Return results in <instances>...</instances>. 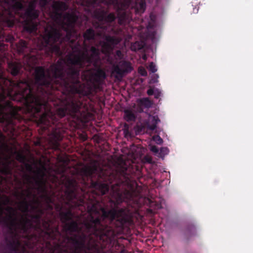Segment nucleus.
I'll return each mask as SVG.
<instances>
[{
	"label": "nucleus",
	"mask_w": 253,
	"mask_h": 253,
	"mask_svg": "<svg viewBox=\"0 0 253 253\" xmlns=\"http://www.w3.org/2000/svg\"><path fill=\"white\" fill-rule=\"evenodd\" d=\"M5 210L9 213L6 216L2 217L3 213V208L0 203V223H2L7 228V234L5 237V250L3 252H11V249H14L18 243L14 240L17 236L15 230L17 218L16 217V211L11 207H7Z\"/></svg>",
	"instance_id": "4"
},
{
	"label": "nucleus",
	"mask_w": 253,
	"mask_h": 253,
	"mask_svg": "<svg viewBox=\"0 0 253 253\" xmlns=\"http://www.w3.org/2000/svg\"><path fill=\"white\" fill-rule=\"evenodd\" d=\"M160 122V120L158 116H153L150 119V122L147 123V127L149 130H154L156 128L157 125Z\"/></svg>",
	"instance_id": "13"
},
{
	"label": "nucleus",
	"mask_w": 253,
	"mask_h": 253,
	"mask_svg": "<svg viewBox=\"0 0 253 253\" xmlns=\"http://www.w3.org/2000/svg\"><path fill=\"white\" fill-rule=\"evenodd\" d=\"M144 127L143 126H138V129L137 131L139 132H142V131H144Z\"/></svg>",
	"instance_id": "33"
},
{
	"label": "nucleus",
	"mask_w": 253,
	"mask_h": 253,
	"mask_svg": "<svg viewBox=\"0 0 253 253\" xmlns=\"http://www.w3.org/2000/svg\"><path fill=\"white\" fill-rule=\"evenodd\" d=\"M23 177L26 181V183L28 184L30 186V187L26 190L23 191L22 192L25 194V197L26 199L27 198H31L32 197H33L34 199H36L37 196L32 192L33 190H36L35 187H37L35 181L33 178V177H32L30 174H25Z\"/></svg>",
	"instance_id": "8"
},
{
	"label": "nucleus",
	"mask_w": 253,
	"mask_h": 253,
	"mask_svg": "<svg viewBox=\"0 0 253 253\" xmlns=\"http://www.w3.org/2000/svg\"><path fill=\"white\" fill-rule=\"evenodd\" d=\"M24 164L27 171L30 172H34L35 174V176H31L32 177L37 176V170L39 168L37 169L36 171H34L33 169V166L31 164H30L26 162H25ZM43 167H44L46 169V168L44 166H42V168H41L40 169H43Z\"/></svg>",
	"instance_id": "18"
},
{
	"label": "nucleus",
	"mask_w": 253,
	"mask_h": 253,
	"mask_svg": "<svg viewBox=\"0 0 253 253\" xmlns=\"http://www.w3.org/2000/svg\"><path fill=\"white\" fill-rule=\"evenodd\" d=\"M2 172L5 174H10L11 173V169L8 164L4 165V168Z\"/></svg>",
	"instance_id": "20"
},
{
	"label": "nucleus",
	"mask_w": 253,
	"mask_h": 253,
	"mask_svg": "<svg viewBox=\"0 0 253 253\" xmlns=\"http://www.w3.org/2000/svg\"><path fill=\"white\" fill-rule=\"evenodd\" d=\"M66 169V166L63 165L62 168V169L61 170V172L63 174L65 172Z\"/></svg>",
	"instance_id": "34"
},
{
	"label": "nucleus",
	"mask_w": 253,
	"mask_h": 253,
	"mask_svg": "<svg viewBox=\"0 0 253 253\" xmlns=\"http://www.w3.org/2000/svg\"><path fill=\"white\" fill-rule=\"evenodd\" d=\"M20 196L22 199V201L20 203V209L23 212L27 213L29 211V202L25 197V194L23 192L20 193Z\"/></svg>",
	"instance_id": "11"
},
{
	"label": "nucleus",
	"mask_w": 253,
	"mask_h": 253,
	"mask_svg": "<svg viewBox=\"0 0 253 253\" xmlns=\"http://www.w3.org/2000/svg\"><path fill=\"white\" fill-rule=\"evenodd\" d=\"M34 202H35V203H36V204H37L38 205H40V203H41L40 201L38 199L34 200Z\"/></svg>",
	"instance_id": "35"
},
{
	"label": "nucleus",
	"mask_w": 253,
	"mask_h": 253,
	"mask_svg": "<svg viewBox=\"0 0 253 253\" xmlns=\"http://www.w3.org/2000/svg\"><path fill=\"white\" fill-rule=\"evenodd\" d=\"M124 119L128 122L135 121L136 120V116L132 111L126 110L124 111Z\"/></svg>",
	"instance_id": "16"
},
{
	"label": "nucleus",
	"mask_w": 253,
	"mask_h": 253,
	"mask_svg": "<svg viewBox=\"0 0 253 253\" xmlns=\"http://www.w3.org/2000/svg\"><path fill=\"white\" fill-rule=\"evenodd\" d=\"M134 170L125 163L115 170L97 174L96 169L91 166L82 168L74 178L66 177L63 202L70 208H78L88 213L80 227L73 219L71 210L60 211L59 216L64 229L71 236L51 235L46 242V253H106L115 236L125 227L133 224L132 213L126 209L107 210L99 200L91 196L109 193V201L115 205L123 202H136L141 191L133 177Z\"/></svg>",
	"instance_id": "2"
},
{
	"label": "nucleus",
	"mask_w": 253,
	"mask_h": 253,
	"mask_svg": "<svg viewBox=\"0 0 253 253\" xmlns=\"http://www.w3.org/2000/svg\"><path fill=\"white\" fill-rule=\"evenodd\" d=\"M115 56L120 59L123 58L124 55L120 50H117L115 53Z\"/></svg>",
	"instance_id": "28"
},
{
	"label": "nucleus",
	"mask_w": 253,
	"mask_h": 253,
	"mask_svg": "<svg viewBox=\"0 0 253 253\" xmlns=\"http://www.w3.org/2000/svg\"><path fill=\"white\" fill-rule=\"evenodd\" d=\"M153 140L157 144H162L163 142V140L162 138L158 135H154L153 137Z\"/></svg>",
	"instance_id": "21"
},
{
	"label": "nucleus",
	"mask_w": 253,
	"mask_h": 253,
	"mask_svg": "<svg viewBox=\"0 0 253 253\" xmlns=\"http://www.w3.org/2000/svg\"><path fill=\"white\" fill-rule=\"evenodd\" d=\"M157 208H158L159 207V205H157Z\"/></svg>",
	"instance_id": "37"
},
{
	"label": "nucleus",
	"mask_w": 253,
	"mask_h": 253,
	"mask_svg": "<svg viewBox=\"0 0 253 253\" xmlns=\"http://www.w3.org/2000/svg\"><path fill=\"white\" fill-rule=\"evenodd\" d=\"M45 171L46 169L44 167H43V169H39L37 170V176L33 177L37 185V187L35 188L41 194L40 198L44 201L46 204H53L55 206L56 210L60 212L62 211V204L55 203L54 194L53 193L51 195L48 193L45 186V181L44 179V177L45 176Z\"/></svg>",
	"instance_id": "5"
},
{
	"label": "nucleus",
	"mask_w": 253,
	"mask_h": 253,
	"mask_svg": "<svg viewBox=\"0 0 253 253\" xmlns=\"http://www.w3.org/2000/svg\"><path fill=\"white\" fill-rule=\"evenodd\" d=\"M149 69L152 73H155L157 69L155 64L153 62H151L149 65Z\"/></svg>",
	"instance_id": "25"
},
{
	"label": "nucleus",
	"mask_w": 253,
	"mask_h": 253,
	"mask_svg": "<svg viewBox=\"0 0 253 253\" xmlns=\"http://www.w3.org/2000/svg\"><path fill=\"white\" fill-rule=\"evenodd\" d=\"M95 36L96 33L92 28H89L87 29L83 35L84 40L86 41L94 40Z\"/></svg>",
	"instance_id": "14"
},
{
	"label": "nucleus",
	"mask_w": 253,
	"mask_h": 253,
	"mask_svg": "<svg viewBox=\"0 0 253 253\" xmlns=\"http://www.w3.org/2000/svg\"><path fill=\"white\" fill-rule=\"evenodd\" d=\"M155 90L152 88H149L147 91V93L148 95L151 96L154 95Z\"/></svg>",
	"instance_id": "32"
},
{
	"label": "nucleus",
	"mask_w": 253,
	"mask_h": 253,
	"mask_svg": "<svg viewBox=\"0 0 253 253\" xmlns=\"http://www.w3.org/2000/svg\"><path fill=\"white\" fill-rule=\"evenodd\" d=\"M138 73L143 77H145L147 75V72L145 69L143 67H140L138 68Z\"/></svg>",
	"instance_id": "23"
},
{
	"label": "nucleus",
	"mask_w": 253,
	"mask_h": 253,
	"mask_svg": "<svg viewBox=\"0 0 253 253\" xmlns=\"http://www.w3.org/2000/svg\"><path fill=\"white\" fill-rule=\"evenodd\" d=\"M5 140V136L0 130V144H2Z\"/></svg>",
	"instance_id": "29"
},
{
	"label": "nucleus",
	"mask_w": 253,
	"mask_h": 253,
	"mask_svg": "<svg viewBox=\"0 0 253 253\" xmlns=\"http://www.w3.org/2000/svg\"><path fill=\"white\" fill-rule=\"evenodd\" d=\"M17 160L21 163H24L26 161V157L23 154L18 153L17 155Z\"/></svg>",
	"instance_id": "22"
},
{
	"label": "nucleus",
	"mask_w": 253,
	"mask_h": 253,
	"mask_svg": "<svg viewBox=\"0 0 253 253\" xmlns=\"http://www.w3.org/2000/svg\"><path fill=\"white\" fill-rule=\"evenodd\" d=\"M35 214L29 215L30 218L22 217L19 222L16 221L15 230L17 236L14 238L18 244L11 252L0 253H46V242H49L51 235H61L58 226H53V219L43 216L45 210L42 207L33 206Z\"/></svg>",
	"instance_id": "3"
},
{
	"label": "nucleus",
	"mask_w": 253,
	"mask_h": 253,
	"mask_svg": "<svg viewBox=\"0 0 253 253\" xmlns=\"http://www.w3.org/2000/svg\"><path fill=\"white\" fill-rule=\"evenodd\" d=\"M143 161L145 163H147L149 164H152L153 162L152 158L151 156L148 155L144 156L143 158Z\"/></svg>",
	"instance_id": "26"
},
{
	"label": "nucleus",
	"mask_w": 253,
	"mask_h": 253,
	"mask_svg": "<svg viewBox=\"0 0 253 253\" xmlns=\"http://www.w3.org/2000/svg\"><path fill=\"white\" fill-rule=\"evenodd\" d=\"M169 152V149L167 147H163L160 149L161 156L167 155Z\"/></svg>",
	"instance_id": "27"
},
{
	"label": "nucleus",
	"mask_w": 253,
	"mask_h": 253,
	"mask_svg": "<svg viewBox=\"0 0 253 253\" xmlns=\"http://www.w3.org/2000/svg\"><path fill=\"white\" fill-rule=\"evenodd\" d=\"M140 103L145 106H149L151 102L148 98H144L140 100Z\"/></svg>",
	"instance_id": "24"
},
{
	"label": "nucleus",
	"mask_w": 253,
	"mask_h": 253,
	"mask_svg": "<svg viewBox=\"0 0 253 253\" xmlns=\"http://www.w3.org/2000/svg\"><path fill=\"white\" fill-rule=\"evenodd\" d=\"M131 50L136 51L142 48V45L140 42H136L134 43H133L131 44Z\"/></svg>",
	"instance_id": "19"
},
{
	"label": "nucleus",
	"mask_w": 253,
	"mask_h": 253,
	"mask_svg": "<svg viewBox=\"0 0 253 253\" xmlns=\"http://www.w3.org/2000/svg\"><path fill=\"white\" fill-rule=\"evenodd\" d=\"M158 1H159V0H156V2L157 3H158Z\"/></svg>",
	"instance_id": "36"
},
{
	"label": "nucleus",
	"mask_w": 253,
	"mask_h": 253,
	"mask_svg": "<svg viewBox=\"0 0 253 253\" xmlns=\"http://www.w3.org/2000/svg\"><path fill=\"white\" fill-rule=\"evenodd\" d=\"M132 8L134 9L136 14H141L146 9V2L145 0H135Z\"/></svg>",
	"instance_id": "10"
},
{
	"label": "nucleus",
	"mask_w": 253,
	"mask_h": 253,
	"mask_svg": "<svg viewBox=\"0 0 253 253\" xmlns=\"http://www.w3.org/2000/svg\"><path fill=\"white\" fill-rule=\"evenodd\" d=\"M132 70V67L129 62L122 60L113 66L112 74L116 79L121 80L126 74L130 73Z\"/></svg>",
	"instance_id": "7"
},
{
	"label": "nucleus",
	"mask_w": 253,
	"mask_h": 253,
	"mask_svg": "<svg viewBox=\"0 0 253 253\" xmlns=\"http://www.w3.org/2000/svg\"><path fill=\"white\" fill-rule=\"evenodd\" d=\"M150 150L152 152L155 153H157L159 152L158 148L155 145L151 146Z\"/></svg>",
	"instance_id": "31"
},
{
	"label": "nucleus",
	"mask_w": 253,
	"mask_h": 253,
	"mask_svg": "<svg viewBox=\"0 0 253 253\" xmlns=\"http://www.w3.org/2000/svg\"><path fill=\"white\" fill-rule=\"evenodd\" d=\"M51 8L49 16L55 22H61V26L60 29L51 27L44 37L45 46L49 48L47 55L54 53L62 56L72 50L67 56V67L65 69L62 62L58 60L48 68L35 67L33 80L27 78L13 81L0 78V103L10 102L18 110V114L17 117L12 118L10 122L3 121L0 117V122L14 129L15 121L22 119L19 114L21 108L4 100L8 97L21 102L42 131L49 136L53 148L59 150L64 132L59 119L68 115L78 124L87 122L90 115L81 101L69 97L71 94H81L84 91L85 84L80 81L81 70L86 64H92L95 67L89 80L97 87L103 84L107 75L100 67V50L91 46L89 54L85 41L75 28L78 16L74 12L63 15L62 12L69 8L65 2L54 1Z\"/></svg>",
	"instance_id": "1"
},
{
	"label": "nucleus",
	"mask_w": 253,
	"mask_h": 253,
	"mask_svg": "<svg viewBox=\"0 0 253 253\" xmlns=\"http://www.w3.org/2000/svg\"><path fill=\"white\" fill-rule=\"evenodd\" d=\"M36 0L30 1L24 14L26 19L23 21V29L30 34L36 32L37 30V24L33 21L39 16L40 12L39 10L36 9Z\"/></svg>",
	"instance_id": "6"
},
{
	"label": "nucleus",
	"mask_w": 253,
	"mask_h": 253,
	"mask_svg": "<svg viewBox=\"0 0 253 253\" xmlns=\"http://www.w3.org/2000/svg\"><path fill=\"white\" fill-rule=\"evenodd\" d=\"M196 229L193 224L188 225L186 228L185 233L187 236H192L196 234Z\"/></svg>",
	"instance_id": "17"
},
{
	"label": "nucleus",
	"mask_w": 253,
	"mask_h": 253,
	"mask_svg": "<svg viewBox=\"0 0 253 253\" xmlns=\"http://www.w3.org/2000/svg\"><path fill=\"white\" fill-rule=\"evenodd\" d=\"M161 92L158 89H156L154 93L155 98L158 99L161 96Z\"/></svg>",
	"instance_id": "30"
},
{
	"label": "nucleus",
	"mask_w": 253,
	"mask_h": 253,
	"mask_svg": "<svg viewBox=\"0 0 253 253\" xmlns=\"http://www.w3.org/2000/svg\"><path fill=\"white\" fill-rule=\"evenodd\" d=\"M53 206L54 205H53V204H45V207L42 208L44 209L45 213H46L50 216L48 218L53 219L54 223L55 221V217L54 216Z\"/></svg>",
	"instance_id": "15"
},
{
	"label": "nucleus",
	"mask_w": 253,
	"mask_h": 253,
	"mask_svg": "<svg viewBox=\"0 0 253 253\" xmlns=\"http://www.w3.org/2000/svg\"><path fill=\"white\" fill-rule=\"evenodd\" d=\"M16 47L19 53L23 54L28 49V43L24 40H20L16 43Z\"/></svg>",
	"instance_id": "12"
},
{
	"label": "nucleus",
	"mask_w": 253,
	"mask_h": 253,
	"mask_svg": "<svg viewBox=\"0 0 253 253\" xmlns=\"http://www.w3.org/2000/svg\"><path fill=\"white\" fill-rule=\"evenodd\" d=\"M22 65L21 63L14 61L8 62V71L13 76H16L21 74Z\"/></svg>",
	"instance_id": "9"
}]
</instances>
